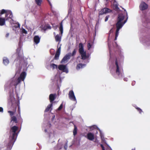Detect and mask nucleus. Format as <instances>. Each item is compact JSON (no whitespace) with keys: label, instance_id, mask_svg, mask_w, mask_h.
Instances as JSON below:
<instances>
[{"label":"nucleus","instance_id":"dca6fc26","mask_svg":"<svg viewBox=\"0 0 150 150\" xmlns=\"http://www.w3.org/2000/svg\"><path fill=\"white\" fill-rule=\"evenodd\" d=\"M87 138L90 140H92L94 139V134L91 132H89L87 134Z\"/></svg>","mask_w":150,"mask_h":150},{"label":"nucleus","instance_id":"7c9ffc66","mask_svg":"<svg viewBox=\"0 0 150 150\" xmlns=\"http://www.w3.org/2000/svg\"><path fill=\"white\" fill-rule=\"evenodd\" d=\"M83 66H76V69L77 70H79L80 68H83Z\"/></svg>","mask_w":150,"mask_h":150},{"label":"nucleus","instance_id":"49530a36","mask_svg":"<svg viewBox=\"0 0 150 150\" xmlns=\"http://www.w3.org/2000/svg\"><path fill=\"white\" fill-rule=\"evenodd\" d=\"M47 27L48 28L50 29V26H48Z\"/></svg>","mask_w":150,"mask_h":150},{"label":"nucleus","instance_id":"cd10ccee","mask_svg":"<svg viewBox=\"0 0 150 150\" xmlns=\"http://www.w3.org/2000/svg\"><path fill=\"white\" fill-rule=\"evenodd\" d=\"M76 51L75 49H74L72 53H71V56H74L76 53Z\"/></svg>","mask_w":150,"mask_h":150},{"label":"nucleus","instance_id":"c9c22d12","mask_svg":"<svg viewBox=\"0 0 150 150\" xmlns=\"http://www.w3.org/2000/svg\"><path fill=\"white\" fill-rule=\"evenodd\" d=\"M3 108L1 107H0V112H3Z\"/></svg>","mask_w":150,"mask_h":150},{"label":"nucleus","instance_id":"de8ad7c7","mask_svg":"<svg viewBox=\"0 0 150 150\" xmlns=\"http://www.w3.org/2000/svg\"><path fill=\"white\" fill-rule=\"evenodd\" d=\"M69 12H71V10L69 9Z\"/></svg>","mask_w":150,"mask_h":150},{"label":"nucleus","instance_id":"79ce46f5","mask_svg":"<svg viewBox=\"0 0 150 150\" xmlns=\"http://www.w3.org/2000/svg\"><path fill=\"white\" fill-rule=\"evenodd\" d=\"M48 1L49 3V4H50V6H52V4H51V3L50 2V1H49L48 0H47Z\"/></svg>","mask_w":150,"mask_h":150},{"label":"nucleus","instance_id":"c85d7f7f","mask_svg":"<svg viewBox=\"0 0 150 150\" xmlns=\"http://www.w3.org/2000/svg\"><path fill=\"white\" fill-rule=\"evenodd\" d=\"M62 107H63V105H62V103L61 104V105H60L59 107L58 108V110H61L62 109Z\"/></svg>","mask_w":150,"mask_h":150},{"label":"nucleus","instance_id":"72a5a7b5","mask_svg":"<svg viewBox=\"0 0 150 150\" xmlns=\"http://www.w3.org/2000/svg\"><path fill=\"white\" fill-rule=\"evenodd\" d=\"M21 50V48H18L16 50V53L18 54H19V52Z\"/></svg>","mask_w":150,"mask_h":150},{"label":"nucleus","instance_id":"a19ab883","mask_svg":"<svg viewBox=\"0 0 150 150\" xmlns=\"http://www.w3.org/2000/svg\"><path fill=\"white\" fill-rule=\"evenodd\" d=\"M24 69H25V70H27V68L26 66H24Z\"/></svg>","mask_w":150,"mask_h":150},{"label":"nucleus","instance_id":"aec40b11","mask_svg":"<svg viewBox=\"0 0 150 150\" xmlns=\"http://www.w3.org/2000/svg\"><path fill=\"white\" fill-rule=\"evenodd\" d=\"M74 129L73 131V133L74 135L75 136L77 134V128L76 125H74Z\"/></svg>","mask_w":150,"mask_h":150},{"label":"nucleus","instance_id":"09e8293b","mask_svg":"<svg viewBox=\"0 0 150 150\" xmlns=\"http://www.w3.org/2000/svg\"><path fill=\"white\" fill-rule=\"evenodd\" d=\"M132 150H135V149H132Z\"/></svg>","mask_w":150,"mask_h":150},{"label":"nucleus","instance_id":"f8f14e48","mask_svg":"<svg viewBox=\"0 0 150 150\" xmlns=\"http://www.w3.org/2000/svg\"><path fill=\"white\" fill-rule=\"evenodd\" d=\"M13 15L11 11H8L6 13V20H9V18L11 19L13 17Z\"/></svg>","mask_w":150,"mask_h":150},{"label":"nucleus","instance_id":"2f4dec72","mask_svg":"<svg viewBox=\"0 0 150 150\" xmlns=\"http://www.w3.org/2000/svg\"><path fill=\"white\" fill-rule=\"evenodd\" d=\"M100 146L101 147L102 150H105V147L102 144H100Z\"/></svg>","mask_w":150,"mask_h":150},{"label":"nucleus","instance_id":"423d86ee","mask_svg":"<svg viewBox=\"0 0 150 150\" xmlns=\"http://www.w3.org/2000/svg\"><path fill=\"white\" fill-rule=\"evenodd\" d=\"M116 73L120 77L122 78L124 76L123 70L121 66H116Z\"/></svg>","mask_w":150,"mask_h":150},{"label":"nucleus","instance_id":"4d7b16f0","mask_svg":"<svg viewBox=\"0 0 150 150\" xmlns=\"http://www.w3.org/2000/svg\"><path fill=\"white\" fill-rule=\"evenodd\" d=\"M18 111L19 110V109H18Z\"/></svg>","mask_w":150,"mask_h":150},{"label":"nucleus","instance_id":"9b49d317","mask_svg":"<svg viewBox=\"0 0 150 150\" xmlns=\"http://www.w3.org/2000/svg\"><path fill=\"white\" fill-rule=\"evenodd\" d=\"M61 44L60 45L59 47H58L56 53L54 57V59L56 60L59 59V55L60 54Z\"/></svg>","mask_w":150,"mask_h":150},{"label":"nucleus","instance_id":"bb28decb","mask_svg":"<svg viewBox=\"0 0 150 150\" xmlns=\"http://www.w3.org/2000/svg\"><path fill=\"white\" fill-rule=\"evenodd\" d=\"M92 45L90 43H88L87 45L88 49V50H89L91 48Z\"/></svg>","mask_w":150,"mask_h":150},{"label":"nucleus","instance_id":"6ab92c4d","mask_svg":"<svg viewBox=\"0 0 150 150\" xmlns=\"http://www.w3.org/2000/svg\"><path fill=\"white\" fill-rule=\"evenodd\" d=\"M6 20V18H0V25L2 26L5 24Z\"/></svg>","mask_w":150,"mask_h":150},{"label":"nucleus","instance_id":"4468645a","mask_svg":"<svg viewBox=\"0 0 150 150\" xmlns=\"http://www.w3.org/2000/svg\"><path fill=\"white\" fill-rule=\"evenodd\" d=\"M62 35H57L55 37V39L56 41L58 42V43L57 45V48L58 47V46L59 45L61 40Z\"/></svg>","mask_w":150,"mask_h":150},{"label":"nucleus","instance_id":"7ed1b4c3","mask_svg":"<svg viewBox=\"0 0 150 150\" xmlns=\"http://www.w3.org/2000/svg\"><path fill=\"white\" fill-rule=\"evenodd\" d=\"M26 76V74L25 71H23L21 73L19 77L16 80L12 81L11 83V85L15 86V88L21 81H24Z\"/></svg>","mask_w":150,"mask_h":150},{"label":"nucleus","instance_id":"ddd939ff","mask_svg":"<svg viewBox=\"0 0 150 150\" xmlns=\"http://www.w3.org/2000/svg\"><path fill=\"white\" fill-rule=\"evenodd\" d=\"M56 94H51L49 95V98L51 103H53V102L56 98Z\"/></svg>","mask_w":150,"mask_h":150},{"label":"nucleus","instance_id":"1a4fd4ad","mask_svg":"<svg viewBox=\"0 0 150 150\" xmlns=\"http://www.w3.org/2000/svg\"><path fill=\"white\" fill-rule=\"evenodd\" d=\"M111 11V10L108 8H104L102 9L99 12V14L100 15H102L107 13H110Z\"/></svg>","mask_w":150,"mask_h":150},{"label":"nucleus","instance_id":"f03ea898","mask_svg":"<svg viewBox=\"0 0 150 150\" xmlns=\"http://www.w3.org/2000/svg\"><path fill=\"white\" fill-rule=\"evenodd\" d=\"M18 129V127L16 126H14L11 128L9 131L8 146H12L15 142L18 136V134L16 132V131Z\"/></svg>","mask_w":150,"mask_h":150},{"label":"nucleus","instance_id":"c756f323","mask_svg":"<svg viewBox=\"0 0 150 150\" xmlns=\"http://www.w3.org/2000/svg\"><path fill=\"white\" fill-rule=\"evenodd\" d=\"M22 32L23 33H25V34H27V31L24 29H22Z\"/></svg>","mask_w":150,"mask_h":150},{"label":"nucleus","instance_id":"20e7f679","mask_svg":"<svg viewBox=\"0 0 150 150\" xmlns=\"http://www.w3.org/2000/svg\"><path fill=\"white\" fill-rule=\"evenodd\" d=\"M79 51L81 55L82 59H85L89 57V55H86V52L84 51L83 45L82 43H80L79 44Z\"/></svg>","mask_w":150,"mask_h":150},{"label":"nucleus","instance_id":"a878e982","mask_svg":"<svg viewBox=\"0 0 150 150\" xmlns=\"http://www.w3.org/2000/svg\"><path fill=\"white\" fill-rule=\"evenodd\" d=\"M135 108L137 109L138 111L141 114L142 112V110L140 108L138 107H135Z\"/></svg>","mask_w":150,"mask_h":150},{"label":"nucleus","instance_id":"f704fd0d","mask_svg":"<svg viewBox=\"0 0 150 150\" xmlns=\"http://www.w3.org/2000/svg\"><path fill=\"white\" fill-rule=\"evenodd\" d=\"M20 26V25L18 23V24H17L16 25H15V27L16 28H19Z\"/></svg>","mask_w":150,"mask_h":150},{"label":"nucleus","instance_id":"a211bd4d","mask_svg":"<svg viewBox=\"0 0 150 150\" xmlns=\"http://www.w3.org/2000/svg\"><path fill=\"white\" fill-rule=\"evenodd\" d=\"M3 62L4 65H7L9 63L8 59L6 57H4L3 59Z\"/></svg>","mask_w":150,"mask_h":150},{"label":"nucleus","instance_id":"f257e3e1","mask_svg":"<svg viewBox=\"0 0 150 150\" xmlns=\"http://www.w3.org/2000/svg\"><path fill=\"white\" fill-rule=\"evenodd\" d=\"M125 11H126L127 17L126 19L124 21V22L122 21L124 18V15L122 13H120L118 15L117 21L116 24L117 29L116 32L115 37V40H116L117 39V37L119 34L120 29L127 22L128 19L127 12L125 10Z\"/></svg>","mask_w":150,"mask_h":150},{"label":"nucleus","instance_id":"0eeeda50","mask_svg":"<svg viewBox=\"0 0 150 150\" xmlns=\"http://www.w3.org/2000/svg\"><path fill=\"white\" fill-rule=\"evenodd\" d=\"M71 56V53H69L66 54L63 58L61 63L62 64L65 63L67 62L70 59Z\"/></svg>","mask_w":150,"mask_h":150},{"label":"nucleus","instance_id":"ea45409f","mask_svg":"<svg viewBox=\"0 0 150 150\" xmlns=\"http://www.w3.org/2000/svg\"><path fill=\"white\" fill-rule=\"evenodd\" d=\"M113 32V30H112V29H111L110 31V33H112V32Z\"/></svg>","mask_w":150,"mask_h":150},{"label":"nucleus","instance_id":"b1692460","mask_svg":"<svg viewBox=\"0 0 150 150\" xmlns=\"http://www.w3.org/2000/svg\"><path fill=\"white\" fill-rule=\"evenodd\" d=\"M8 11L4 9H2L1 11H0V16H1V15L3 14L4 13H6H6Z\"/></svg>","mask_w":150,"mask_h":150},{"label":"nucleus","instance_id":"39448f33","mask_svg":"<svg viewBox=\"0 0 150 150\" xmlns=\"http://www.w3.org/2000/svg\"><path fill=\"white\" fill-rule=\"evenodd\" d=\"M13 107L14 108V111H8V112L10 116L11 117V122L13 121L15 123H17L18 121L16 117L13 116L15 112L16 111L17 107L16 105Z\"/></svg>","mask_w":150,"mask_h":150},{"label":"nucleus","instance_id":"2eb2a0df","mask_svg":"<svg viewBox=\"0 0 150 150\" xmlns=\"http://www.w3.org/2000/svg\"><path fill=\"white\" fill-rule=\"evenodd\" d=\"M40 39V37L38 35H35L33 39L34 43L36 45L38 44L39 43Z\"/></svg>","mask_w":150,"mask_h":150},{"label":"nucleus","instance_id":"58836bf2","mask_svg":"<svg viewBox=\"0 0 150 150\" xmlns=\"http://www.w3.org/2000/svg\"><path fill=\"white\" fill-rule=\"evenodd\" d=\"M127 78H124V80L125 81H127Z\"/></svg>","mask_w":150,"mask_h":150},{"label":"nucleus","instance_id":"e433bc0d","mask_svg":"<svg viewBox=\"0 0 150 150\" xmlns=\"http://www.w3.org/2000/svg\"><path fill=\"white\" fill-rule=\"evenodd\" d=\"M67 143H66L65 144V145L64 146V148L65 149V150H66L67 149Z\"/></svg>","mask_w":150,"mask_h":150},{"label":"nucleus","instance_id":"603ef678","mask_svg":"<svg viewBox=\"0 0 150 150\" xmlns=\"http://www.w3.org/2000/svg\"><path fill=\"white\" fill-rule=\"evenodd\" d=\"M59 66H64V65H59Z\"/></svg>","mask_w":150,"mask_h":150},{"label":"nucleus","instance_id":"c03bdc74","mask_svg":"<svg viewBox=\"0 0 150 150\" xmlns=\"http://www.w3.org/2000/svg\"><path fill=\"white\" fill-rule=\"evenodd\" d=\"M115 64H116V66H118V64H117V61H116V62H115Z\"/></svg>","mask_w":150,"mask_h":150},{"label":"nucleus","instance_id":"37998d69","mask_svg":"<svg viewBox=\"0 0 150 150\" xmlns=\"http://www.w3.org/2000/svg\"><path fill=\"white\" fill-rule=\"evenodd\" d=\"M9 34L8 33H7L6 35V37H7L8 36Z\"/></svg>","mask_w":150,"mask_h":150},{"label":"nucleus","instance_id":"a18cd8bd","mask_svg":"<svg viewBox=\"0 0 150 150\" xmlns=\"http://www.w3.org/2000/svg\"><path fill=\"white\" fill-rule=\"evenodd\" d=\"M51 66H57L56 65L54 64H52V65Z\"/></svg>","mask_w":150,"mask_h":150},{"label":"nucleus","instance_id":"5fc2aeb1","mask_svg":"<svg viewBox=\"0 0 150 150\" xmlns=\"http://www.w3.org/2000/svg\"><path fill=\"white\" fill-rule=\"evenodd\" d=\"M109 47H110L108 45Z\"/></svg>","mask_w":150,"mask_h":150},{"label":"nucleus","instance_id":"393cba45","mask_svg":"<svg viewBox=\"0 0 150 150\" xmlns=\"http://www.w3.org/2000/svg\"><path fill=\"white\" fill-rule=\"evenodd\" d=\"M112 1H114L113 2L114 5V6L115 7V8L116 9L119 8L118 7V5L117 4V2H116L115 0H112Z\"/></svg>","mask_w":150,"mask_h":150},{"label":"nucleus","instance_id":"f3484780","mask_svg":"<svg viewBox=\"0 0 150 150\" xmlns=\"http://www.w3.org/2000/svg\"><path fill=\"white\" fill-rule=\"evenodd\" d=\"M58 69L63 72L67 73L68 72L67 69L66 68V66H58Z\"/></svg>","mask_w":150,"mask_h":150},{"label":"nucleus","instance_id":"5701e85b","mask_svg":"<svg viewBox=\"0 0 150 150\" xmlns=\"http://www.w3.org/2000/svg\"><path fill=\"white\" fill-rule=\"evenodd\" d=\"M59 29L60 31L61 34L62 35L63 33V27L62 22L60 23Z\"/></svg>","mask_w":150,"mask_h":150},{"label":"nucleus","instance_id":"4be33fe9","mask_svg":"<svg viewBox=\"0 0 150 150\" xmlns=\"http://www.w3.org/2000/svg\"><path fill=\"white\" fill-rule=\"evenodd\" d=\"M35 1L36 4L38 6L41 5L42 2V0H35Z\"/></svg>","mask_w":150,"mask_h":150},{"label":"nucleus","instance_id":"8fccbe9b","mask_svg":"<svg viewBox=\"0 0 150 150\" xmlns=\"http://www.w3.org/2000/svg\"><path fill=\"white\" fill-rule=\"evenodd\" d=\"M81 66H84V65H82V64H81Z\"/></svg>","mask_w":150,"mask_h":150},{"label":"nucleus","instance_id":"13d9d810","mask_svg":"<svg viewBox=\"0 0 150 150\" xmlns=\"http://www.w3.org/2000/svg\"><path fill=\"white\" fill-rule=\"evenodd\" d=\"M17 0L18 1H19L20 0Z\"/></svg>","mask_w":150,"mask_h":150},{"label":"nucleus","instance_id":"412c9836","mask_svg":"<svg viewBox=\"0 0 150 150\" xmlns=\"http://www.w3.org/2000/svg\"><path fill=\"white\" fill-rule=\"evenodd\" d=\"M52 105V104L51 103L50 104H49L47 106V108L45 109V112H48L50 108H51Z\"/></svg>","mask_w":150,"mask_h":150},{"label":"nucleus","instance_id":"4c0bfd02","mask_svg":"<svg viewBox=\"0 0 150 150\" xmlns=\"http://www.w3.org/2000/svg\"><path fill=\"white\" fill-rule=\"evenodd\" d=\"M50 67H51V68L52 69H54V68H55V67H56V68H57V66H50Z\"/></svg>","mask_w":150,"mask_h":150},{"label":"nucleus","instance_id":"473e14b6","mask_svg":"<svg viewBox=\"0 0 150 150\" xmlns=\"http://www.w3.org/2000/svg\"><path fill=\"white\" fill-rule=\"evenodd\" d=\"M109 17V16H106V17H105V22H106L107 21H108V19Z\"/></svg>","mask_w":150,"mask_h":150},{"label":"nucleus","instance_id":"6e6d98bb","mask_svg":"<svg viewBox=\"0 0 150 150\" xmlns=\"http://www.w3.org/2000/svg\"><path fill=\"white\" fill-rule=\"evenodd\" d=\"M18 111L19 110V109H18Z\"/></svg>","mask_w":150,"mask_h":150},{"label":"nucleus","instance_id":"3c124183","mask_svg":"<svg viewBox=\"0 0 150 150\" xmlns=\"http://www.w3.org/2000/svg\"><path fill=\"white\" fill-rule=\"evenodd\" d=\"M97 24H96V26H95V28H96V26H97Z\"/></svg>","mask_w":150,"mask_h":150},{"label":"nucleus","instance_id":"6e6552de","mask_svg":"<svg viewBox=\"0 0 150 150\" xmlns=\"http://www.w3.org/2000/svg\"><path fill=\"white\" fill-rule=\"evenodd\" d=\"M69 98L74 101H76V99L74 94V92L72 90L70 91L69 93Z\"/></svg>","mask_w":150,"mask_h":150},{"label":"nucleus","instance_id":"9d476101","mask_svg":"<svg viewBox=\"0 0 150 150\" xmlns=\"http://www.w3.org/2000/svg\"><path fill=\"white\" fill-rule=\"evenodd\" d=\"M148 5L144 2H142L139 6L140 9L142 10H144L148 8Z\"/></svg>","mask_w":150,"mask_h":150},{"label":"nucleus","instance_id":"864d4df0","mask_svg":"<svg viewBox=\"0 0 150 150\" xmlns=\"http://www.w3.org/2000/svg\"><path fill=\"white\" fill-rule=\"evenodd\" d=\"M54 33V35H55V33Z\"/></svg>","mask_w":150,"mask_h":150}]
</instances>
